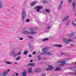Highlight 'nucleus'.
Returning <instances> with one entry per match:
<instances>
[{
    "label": "nucleus",
    "mask_w": 76,
    "mask_h": 76,
    "mask_svg": "<svg viewBox=\"0 0 76 76\" xmlns=\"http://www.w3.org/2000/svg\"><path fill=\"white\" fill-rule=\"evenodd\" d=\"M22 33L24 34H30V32L28 31H23L22 32Z\"/></svg>",
    "instance_id": "obj_12"
},
{
    "label": "nucleus",
    "mask_w": 76,
    "mask_h": 76,
    "mask_svg": "<svg viewBox=\"0 0 76 76\" xmlns=\"http://www.w3.org/2000/svg\"><path fill=\"white\" fill-rule=\"evenodd\" d=\"M7 74V71H4L2 73V75L3 76H6V75Z\"/></svg>",
    "instance_id": "obj_14"
},
{
    "label": "nucleus",
    "mask_w": 76,
    "mask_h": 76,
    "mask_svg": "<svg viewBox=\"0 0 76 76\" xmlns=\"http://www.w3.org/2000/svg\"><path fill=\"white\" fill-rule=\"evenodd\" d=\"M32 61H33V60H31L30 61V62H32Z\"/></svg>",
    "instance_id": "obj_45"
},
{
    "label": "nucleus",
    "mask_w": 76,
    "mask_h": 76,
    "mask_svg": "<svg viewBox=\"0 0 76 76\" xmlns=\"http://www.w3.org/2000/svg\"><path fill=\"white\" fill-rule=\"evenodd\" d=\"M41 57L40 56L38 57V60H41Z\"/></svg>",
    "instance_id": "obj_32"
},
{
    "label": "nucleus",
    "mask_w": 76,
    "mask_h": 76,
    "mask_svg": "<svg viewBox=\"0 0 76 76\" xmlns=\"http://www.w3.org/2000/svg\"><path fill=\"white\" fill-rule=\"evenodd\" d=\"M13 7V8L14 7Z\"/></svg>",
    "instance_id": "obj_53"
},
{
    "label": "nucleus",
    "mask_w": 76,
    "mask_h": 76,
    "mask_svg": "<svg viewBox=\"0 0 76 76\" xmlns=\"http://www.w3.org/2000/svg\"><path fill=\"white\" fill-rule=\"evenodd\" d=\"M24 71L23 72H22L21 75L23 76H26L28 75V72L26 71V70L25 69H24Z\"/></svg>",
    "instance_id": "obj_6"
},
{
    "label": "nucleus",
    "mask_w": 76,
    "mask_h": 76,
    "mask_svg": "<svg viewBox=\"0 0 76 76\" xmlns=\"http://www.w3.org/2000/svg\"><path fill=\"white\" fill-rule=\"evenodd\" d=\"M29 57H32V56H31V55H29Z\"/></svg>",
    "instance_id": "obj_48"
},
{
    "label": "nucleus",
    "mask_w": 76,
    "mask_h": 76,
    "mask_svg": "<svg viewBox=\"0 0 76 76\" xmlns=\"http://www.w3.org/2000/svg\"><path fill=\"white\" fill-rule=\"evenodd\" d=\"M48 50L47 48H43L42 50L44 55H51L52 54L51 53L47 51Z\"/></svg>",
    "instance_id": "obj_1"
},
{
    "label": "nucleus",
    "mask_w": 76,
    "mask_h": 76,
    "mask_svg": "<svg viewBox=\"0 0 76 76\" xmlns=\"http://www.w3.org/2000/svg\"><path fill=\"white\" fill-rule=\"evenodd\" d=\"M10 70L9 69H8L7 70V72H10Z\"/></svg>",
    "instance_id": "obj_46"
},
{
    "label": "nucleus",
    "mask_w": 76,
    "mask_h": 76,
    "mask_svg": "<svg viewBox=\"0 0 76 76\" xmlns=\"http://www.w3.org/2000/svg\"><path fill=\"white\" fill-rule=\"evenodd\" d=\"M27 53H28V51H25L24 52L23 54H27Z\"/></svg>",
    "instance_id": "obj_33"
},
{
    "label": "nucleus",
    "mask_w": 76,
    "mask_h": 76,
    "mask_svg": "<svg viewBox=\"0 0 76 76\" xmlns=\"http://www.w3.org/2000/svg\"><path fill=\"white\" fill-rule=\"evenodd\" d=\"M51 28V26L50 25H48L47 26V27H46V29H47L48 30H50V28Z\"/></svg>",
    "instance_id": "obj_19"
},
{
    "label": "nucleus",
    "mask_w": 76,
    "mask_h": 76,
    "mask_svg": "<svg viewBox=\"0 0 76 76\" xmlns=\"http://www.w3.org/2000/svg\"><path fill=\"white\" fill-rule=\"evenodd\" d=\"M32 68H29L28 69V71L29 73L31 74L33 73V71H32Z\"/></svg>",
    "instance_id": "obj_10"
},
{
    "label": "nucleus",
    "mask_w": 76,
    "mask_h": 76,
    "mask_svg": "<svg viewBox=\"0 0 76 76\" xmlns=\"http://www.w3.org/2000/svg\"><path fill=\"white\" fill-rule=\"evenodd\" d=\"M15 75L16 76H18L19 74H18V73H16L15 74Z\"/></svg>",
    "instance_id": "obj_47"
},
{
    "label": "nucleus",
    "mask_w": 76,
    "mask_h": 76,
    "mask_svg": "<svg viewBox=\"0 0 76 76\" xmlns=\"http://www.w3.org/2000/svg\"><path fill=\"white\" fill-rule=\"evenodd\" d=\"M68 0L69 3H70V2H71V1H72V0Z\"/></svg>",
    "instance_id": "obj_38"
},
{
    "label": "nucleus",
    "mask_w": 76,
    "mask_h": 76,
    "mask_svg": "<svg viewBox=\"0 0 76 76\" xmlns=\"http://www.w3.org/2000/svg\"><path fill=\"white\" fill-rule=\"evenodd\" d=\"M44 1V3H46V2H47V1Z\"/></svg>",
    "instance_id": "obj_43"
},
{
    "label": "nucleus",
    "mask_w": 76,
    "mask_h": 76,
    "mask_svg": "<svg viewBox=\"0 0 76 76\" xmlns=\"http://www.w3.org/2000/svg\"><path fill=\"white\" fill-rule=\"evenodd\" d=\"M26 22H29V20L28 19H27L26 20Z\"/></svg>",
    "instance_id": "obj_36"
},
{
    "label": "nucleus",
    "mask_w": 76,
    "mask_h": 76,
    "mask_svg": "<svg viewBox=\"0 0 76 76\" xmlns=\"http://www.w3.org/2000/svg\"><path fill=\"white\" fill-rule=\"evenodd\" d=\"M23 38H20V40H23Z\"/></svg>",
    "instance_id": "obj_41"
},
{
    "label": "nucleus",
    "mask_w": 76,
    "mask_h": 76,
    "mask_svg": "<svg viewBox=\"0 0 76 76\" xmlns=\"http://www.w3.org/2000/svg\"><path fill=\"white\" fill-rule=\"evenodd\" d=\"M49 39L48 38H45L43 39L42 40V41H43V42H44V41H48Z\"/></svg>",
    "instance_id": "obj_17"
},
{
    "label": "nucleus",
    "mask_w": 76,
    "mask_h": 76,
    "mask_svg": "<svg viewBox=\"0 0 76 76\" xmlns=\"http://www.w3.org/2000/svg\"><path fill=\"white\" fill-rule=\"evenodd\" d=\"M43 9V7L42 6H37L34 8V9H36L37 12H39L40 9Z\"/></svg>",
    "instance_id": "obj_5"
},
{
    "label": "nucleus",
    "mask_w": 76,
    "mask_h": 76,
    "mask_svg": "<svg viewBox=\"0 0 76 76\" xmlns=\"http://www.w3.org/2000/svg\"><path fill=\"white\" fill-rule=\"evenodd\" d=\"M48 67L49 68L50 70H52L54 68V67L51 65H49Z\"/></svg>",
    "instance_id": "obj_16"
},
{
    "label": "nucleus",
    "mask_w": 76,
    "mask_h": 76,
    "mask_svg": "<svg viewBox=\"0 0 76 76\" xmlns=\"http://www.w3.org/2000/svg\"><path fill=\"white\" fill-rule=\"evenodd\" d=\"M30 31L31 32H30V34H37L36 32H34V29L32 28L30 29Z\"/></svg>",
    "instance_id": "obj_7"
},
{
    "label": "nucleus",
    "mask_w": 76,
    "mask_h": 76,
    "mask_svg": "<svg viewBox=\"0 0 76 76\" xmlns=\"http://www.w3.org/2000/svg\"><path fill=\"white\" fill-rule=\"evenodd\" d=\"M36 53V52H35V51H34L33 53V54H35Z\"/></svg>",
    "instance_id": "obj_44"
},
{
    "label": "nucleus",
    "mask_w": 76,
    "mask_h": 76,
    "mask_svg": "<svg viewBox=\"0 0 76 76\" xmlns=\"http://www.w3.org/2000/svg\"><path fill=\"white\" fill-rule=\"evenodd\" d=\"M0 45H1V43H0Z\"/></svg>",
    "instance_id": "obj_51"
},
{
    "label": "nucleus",
    "mask_w": 76,
    "mask_h": 76,
    "mask_svg": "<svg viewBox=\"0 0 76 76\" xmlns=\"http://www.w3.org/2000/svg\"><path fill=\"white\" fill-rule=\"evenodd\" d=\"M71 20H69L67 22L66 24V26H67V25H68L69 23H70V22Z\"/></svg>",
    "instance_id": "obj_23"
},
{
    "label": "nucleus",
    "mask_w": 76,
    "mask_h": 76,
    "mask_svg": "<svg viewBox=\"0 0 76 76\" xmlns=\"http://www.w3.org/2000/svg\"><path fill=\"white\" fill-rule=\"evenodd\" d=\"M34 70L36 73H38L41 70V69L39 68H35L34 69Z\"/></svg>",
    "instance_id": "obj_8"
},
{
    "label": "nucleus",
    "mask_w": 76,
    "mask_h": 76,
    "mask_svg": "<svg viewBox=\"0 0 76 76\" xmlns=\"http://www.w3.org/2000/svg\"><path fill=\"white\" fill-rule=\"evenodd\" d=\"M60 54L61 56H63V55H64V53H63L61 52Z\"/></svg>",
    "instance_id": "obj_35"
},
{
    "label": "nucleus",
    "mask_w": 76,
    "mask_h": 76,
    "mask_svg": "<svg viewBox=\"0 0 76 76\" xmlns=\"http://www.w3.org/2000/svg\"><path fill=\"white\" fill-rule=\"evenodd\" d=\"M56 47H61V45L59 44L56 45H55Z\"/></svg>",
    "instance_id": "obj_26"
},
{
    "label": "nucleus",
    "mask_w": 76,
    "mask_h": 76,
    "mask_svg": "<svg viewBox=\"0 0 76 76\" xmlns=\"http://www.w3.org/2000/svg\"><path fill=\"white\" fill-rule=\"evenodd\" d=\"M56 70H60L61 69L60 68H57L56 69Z\"/></svg>",
    "instance_id": "obj_30"
},
{
    "label": "nucleus",
    "mask_w": 76,
    "mask_h": 76,
    "mask_svg": "<svg viewBox=\"0 0 76 76\" xmlns=\"http://www.w3.org/2000/svg\"><path fill=\"white\" fill-rule=\"evenodd\" d=\"M69 18V15H66L64 18L66 19V20H67Z\"/></svg>",
    "instance_id": "obj_22"
},
{
    "label": "nucleus",
    "mask_w": 76,
    "mask_h": 76,
    "mask_svg": "<svg viewBox=\"0 0 76 76\" xmlns=\"http://www.w3.org/2000/svg\"><path fill=\"white\" fill-rule=\"evenodd\" d=\"M21 58V57H20V56H18V57L16 58V60L18 61V60H19V59H20V58Z\"/></svg>",
    "instance_id": "obj_29"
},
{
    "label": "nucleus",
    "mask_w": 76,
    "mask_h": 76,
    "mask_svg": "<svg viewBox=\"0 0 76 76\" xmlns=\"http://www.w3.org/2000/svg\"><path fill=\"white\" fill-rule=\"evenodd\" d=\"M2 4H1V2L0 1V9H1V8H2Z\"/></svg>",
    "instance_id": "obj_28"
},
{
    "label": "nucleus",
    "mask_w": 76,
    "mask_h": 76,
    "mask_svg": "<svg viewBox=\"0 0 76 76\" xmlns=\"http://www.w3.org/2000/svg\"><path fill=\"white\" fill-rule=\"evenodd\" d=\"M36 3H37V2L36 1H34L31 3V6H34V4H35Z\"/></svg>",
    "instance_id": "obj_20"
},
{
    "label": "nucleus",
    "mask_w": 76,
    "mask_h": 76,
    "mask_svg": "<svg viewBox=\"0 0 76 76\" xmlns=\"http://www.w3.org/2000/svg\"><path fill=\"white\" fill-rule=\"evenodd\" d=\"M46 70H50V68H47L46 69Z\"/></svg>",
    "instance_id": "obj_42"
},
{
    "label": "nucleus",
    "mask_w": 76,
    "mask_h": 76,
    "mask_svg": "<svg viewBox=\"0 0 76 76\" xmlns=\"http://www.w3.org/2000/svg\"><path fill=\"white\" fill-rule=\"evenodd\" d=\"M28 45L31 50H34V48L32 47V46L31 45L29 44H28Z\"/></svg>",
    "instance_id": "obj_15"
},
{
    "label": "nucleus",
    "mask_w": 76,
    "mask_h": 76,
    "mask_svg": "<svg viewBox=\"0 0 76 76\" xmlns=\"http://www.w3.org/2000/svg\"><path fill=\"white\" fill-rule=\"evenodd\" d=\"M27 37L29 38H30V39H32V38H33V37L32 36H28Z\"/></svg>",
    "instance_id": "obj_31"
},
{
    "label": "nucleus",
    "mask_w": 76,
    "mask_h": 76,
    "mask_svg": "<svg viewBox=\"0 0 76 76\" xmlns=\"http://www.w3.org/2000/svg\"><path fill=\"white\" fill-rule=\"evenodd\" d=\"M17 54V56H19V55H21V52H20Z\"/></svg>",
    "instance_id": "obj_34"
},
{
    "label": "nucleus",
    "mask_w": 76,
    "mask_h": 76,
    "mask_svg": "<svg viewBox=\"0 0 76 76\" xmlns=\"http://www.w3.org/2000/svg\"><path fill=\"white\" fill-rule=\"evenodd\" d=\"M62 40V41H64V42L66 44H69V43L70 42H72L73 41V40L71 39L67 40L65 38L63 39Z\"/></svg>",
    "instance_id": "obj_4"
},
{
    "label": "nucleus",
    "mask_w": 76,
    "mask_h": 76,
    "mask_svg": "<svg viewBox=\"0 0 76 76\" xmlns=\"http://www.w3.org/2000/svg\"><path fill=\"white\" fill-rule=\"evenodd\" d=\"M14 64H18V62H15Z\"/></svg>",
    "instance_id": "obj_49"
},
{
    "label": "nucleus",
    "mask_w": 76,
    "mask_h": 76,
    "mask_svg": "<svg viewBox=\"0 0 76 76\" xmlns=\"http://www.w3.org/2000/svg\"><path fill=\"white\" fill-rule=\"evenodd\" d=\"M15 53V50H12L10 52L9 55L10 56H12Z\"/></svg>",
    "instance_id": "obj_9"
},
{
    "label": "nucleus",
    "mask_w": 76,
    "mask_h": 76,
    "mask_svg": "<svg viewBox=\"0 0 76 76\" xmlns=\"http://www.w3.org/2000/svg\"><path fill=\"white\" fill-rule=\"evenodd\" d=\"M74 70L75 71V72H76V69H75Z\"/></svg>",
    "instance_id": "obj_50"
},
{
    "label": "nucleus",
    "mask_w": 76,
    "mask_h": 76,
    "mask_svg": "<svg viewBox=\"0 0 76 76\" xmlns=\"http://www.w3.org/2000/svg\"><path fill=\"white\" fill-rule=\"evenodd\" d=\"M17 56H18V54L17 53H14L13 54V56L14 57H17Z\"/></svg>",
    "instance_id": "obj_27"
},
{
    "label": "nucleus",
    "mask_w": 76,
    "mask_h": 76,
    "mask_svg": "<svg viewBox=\"0 0 76 76\" xmlns=\"http://www.w3.org/2000/svg\"><path fill=\"white\" fill-rule=\"evenodd\" d=\"M63 4V1H61V4L58 7V10H60L61 9V5Z\"/></svg>",
    "instance_id": "obj_13"
},
{
    "label": "nucleus",
    "mask_w": 76,
    "mask_h": 76,
    "mask_svg": "<svg viewBox=\"0 0 76 76\" xmlns=\"http://www.w3.org/2000/svg\"><path fill=\"white\" fill-rule=\"evenodd\" d=\"M45 74H42V76H45Z\"/></svg>",
    "instance_id": "obj_40"
},
{
    "label": "nucleus",
    "mask_w": 76,
    "mask_h": 76,
    "mask_svg": "<svg viewBox=\"0 0 76 76\" xmlns=\"http://www.w3.org/2000/svg\"><path fill=\"white\" fill-rule=\"evenodd\" d=\"M65 20H66L64 18L62 20V22H64L65 21Z\"/></svg>",
    "instance_id": "obj_39"
},
{
    "label": "nucleus",
    "mask_w": 76,
    "mask_h": 76,
    "mask_svg": "<svg viewBox=\"0 0 76 76\" xmlns=\"http://www.w3.org/2000/svg\"><path fill=\"white\" fill-rule=\"evenodd\" d=\"M46 12H50V10L46 9Z\"/></svg>",
    "instance_id": "obj_37"
},
{
    "label": "nucleus",
    "mask_w": 76,
    "mask_h": 76,
    "mask_svg": "<svg viewBox=\"0 0 76 76\" xmlns=\"http://www.w3.org/2000/svg\"><path fill=\"white\" fill-rule=\"evenodd\" d=\"M35 65V63H29L28 64L27 66H34Z\"/></svg>",
    "instance_id": "obj_11"
},
{
    "label": "nucleus",
    "mask_w": 76,
    "mask_h": 76,
    "mask_svg": "<svg viewBox=\"0 0 76 76\" xmlns=\"http://www.w3.org/2000/svg\"><path fill=\"white\" fill-rule=\"evenodd\" d=\"M76 6V4L75 2H74L72 3V7H73V9L74 10L75 9V7Z\"/></svg>",
    "instance_id": "obj_18"
},
{
    "label": "nucleus",
    "mask_w": 76,
    "mask_h": 76,
    "mask_svg": "<svg viewBox=\"0 0 76 76\" xmlns=\"http://www.w3.org/2000/svg\"><path fill=\"white\" fill-rule=\"evenodd\" d=\"M74 35H75V33H72L69 36V37H72L74 36Z\"/></svg>",
    "instance_id": "obj_24"
},
{
    "label": "nucleus",
    "mask_w": 76,
    "mask_h": 76,
    "mask_svg": "<svg viewBox=\"0 0 76 76\" xmlns=\"http://www.w3.org/2000/svg\"><path fill=\"white\" fill-rule=\"evenodd\" d=\"M26 12L24 10H23L21 13V16L22 17V20H23L26 17Z\"/></svg>",
    "instance_id": "obj_3"
},
{
    "label": "nucleus",
    "mask_w": 76,
    "mask_h": 76,
    "mask_svg": "<svg viewBox=\"0 0 76 76\" xmlns=\"http://www.w3.org/2000/svg\"><path fill=\"white\" fill-rule=\"evenodd\" d=\"M72 24L74 26H76V24L75 23V21H73L72 22Z\"/></svg>",
    "instance_id": "obj_21"
},
{
    "label": "nucleus",
    "mask_w": 76,
    "mask_h": 76,
    "mask_svg": "<svg viewBox=\"0 0 76 76\" xmlns=\"http://www.w3.org/2000/svg\"><path fill=\"white\" fill-rule=\"evenodd\" d=\"M6 64H13V63L10 61L7 62H6Z\"/></svg>",
    "instance_id": "obj_25"
},
{
    "label": "nucleus",
    "mask_w": 76,
    "mask_h": 76,
    "mask_svg": "<svg viewBox=\"0 0 76 76\" xmlns=\"http://www.w3.org/2000/svg\"><path fill=\"white\" fill-rule=\"evenodd\" d=\"M75 64H76V62L75 63Z\"/></svg>",
    "instance_id": "obj_52"
},
{
    "label": "nucleus",
    "mask_w": 76,
    "mask_h": 76,
    "mask_svg": "<svg viewBox=\"0 0 76 76\" xmlns=\"http://www.w3.org/2000/svg\"><path fill=\"white\" fill-rule=\"evenodd\" d=\"M58 63H61L60 64V66H64V65H65V64H66V59H63L59 60L58 61Z\"/></svg>",
    "instance_id": "obj_2"
}]
</instances>
